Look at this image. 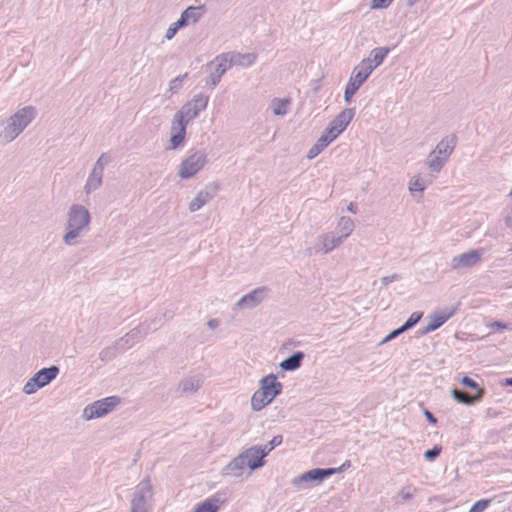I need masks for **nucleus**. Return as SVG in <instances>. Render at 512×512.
Instances as JSON below:
<instances>
[{"label": "nucleus", "instance_id": "1", "mask_svg": "<svg viewBox=\"0 0 512 512\" xmlns=\"http://www.w3.org/2000/svg\"><path fill=\"white\" fill-rule=\"evenodd\" d=\"M91 216L83 205L73 204L67 212L66 229L63 235V243L68 246L78 244V238L88 233L90 229Z\"/></svg>", "mask_w": 512, "mask_h": 512}, {"label": "nucleus", "instance_id": "2", "mask_svg": "<svg viewBox=\"0 0 512 512\" xmlns=\"http://www.w3.org/2000/svg\"><path fill=\"white\" fill-rule=\"evenodd\" d=\"M260 387L251 397V408L253 411H260L270 404L282 393L283 385L277 380L276 375L269 374L261 378Z\"/></svg>", "mask_w": 512, "mask_h": 512}, {"label": "nucleus", "instance_id": "3", "mask_svg": "<svg viewBox=\"0 0 512 512\" xmlns=\"http://www.w3.org/2000/svg\"><path fill=\"white\" fill-rule=\"evenodd\" d=\"M37 110L33 106H25L13 115H11L0 137L6 142L10 143L16 139L24 129L35 119Z\"/></svg>", "mask_w": 512, "mask_h": 512}, {"label": "nucleus", "instance_id": "4", "mask_svg": "<svg viewBox=\"0 0 512 512\" xmlns=\"http://www.w3.org/2000/svg\"><path fill=\"white\" fill-rule=\"evenodd\" d=\"M153 502L154 487L150 476H146L134 489L130 501V512H150Z\"/></svg>", "mask_w": 512, "mask_h": 512}, {"label": "nucleus", "instance_id": "5", "mask_svg": "<svg viewBox=\"0 0 512 512\" xmlns=\"http://www.w3.org/2000/svg\"><path fill=\"white\" fill-rule=\"evenodd\" d=\"M457 143V136L450 134L444 137L427 157L428 168L438 173L447 162Z\"/></svg>", "mask_w": 512, "mask_h": 512}, {"label": "nucleus", "instance_id": "6", "mask_svg": "<svg viewBox=\"0 0 512 512\" xmlns=\"http://www.w3.org/2000/svg\"><path fill=\"white\" fill-rule=\"evenodd\" d=\"M59 373L60 369L56 365L40 369L25 383L23 392L26 395L34 394L38 389L49 385Z\"/></svg>", "mask_w": 512, "mask_h": 512}, {"label": "nucleus", "instance_id": "7", "mask_svg": "<svg viewBox=\"0 0 512 512\" xmlns=\"http://www.w3.org/2000/svg\"><path fill=\"white\" fill-rule=\"evenodd\" d=\"M121 399L118 396H109L87 405L84 410L82 417L89 421L97 418H102L112 412Z\"/></svg>", "mask_w": 512, "mask_h": 512}, {"label": "nucleus", "instance_id": "8", "mask_svg": "<svg viewBox=\"0 0 512 512\" xmlns=\"http://www.w3.org/2000/svg\"><path fill=\"white\" fill-rule=\"evenodd\" d=\"M206 163L207 155L204 151H193L181 162L178 176L181 179H189L197 174Z\"/></svg>", "mask_w": 512, "mask_h": 512}, {"label": "nucleus", "instance_id": "9", "mask_svg": "<svg viewBox=\"0 0 512 512\" xmlns=\"http://www.w3.org/2000/svg\"><path fill=\"white\" fill-rule=\"evenodd\" d=\"M371 73L372 71L370 67L363 66L361 62L354 68L344 91V100L346 103L351 101L353 95L367 80Z\"/></svg>", "mask_w": 512, "mask_h": 512}, {"label": "nucleus", "instance_id": "10", "mask_svg": "<svg viewBox=\"0 0 512 512\" xmlns=\"http://www.w3.org/2000/svg\"><path fill=\"white\" fill-rule=\"evenodd\" d=\"M209 97L203 93L196 94L190 101L186 102L177 112L188 123L197 118L207 107Z\"/></svg>", "mask_w": 512, "mask_h": 512}, {"label": "nucleus", "instance_id": "11", "mask_svg": "<svg viewBox=\"0 0 512 512\" xmlns=\"http://www.w3.org/2000/svg\"><path fill=\"white\" fill-rule=\"evenodd\" d=\"M227 54H220L216 56L212 61L208 63V69L211 71L210 76L206 81V84L210 88H215L221 77L230 69V63L226 60Z\"/></svg>", "mask_w": 512, "mask_h": 512}, {"label": "nucleus", "instance_id": "12", "mask_svg": "<svg viewBox=\"0 0 512 512\" xmlns=\"http://www.w3.org/2000/svg\"><path fill=\"white\" fill-rule=\"evenodd\" d=\"M187 125H188V122L186 120H184L182 118V116H180L176 112L172 119L171 128H170L171 137L169 140V144H170L169 149L176 150L184 144L185 137H186Z\"/></svg>", "mask_w": 512, "mask_h": 512}, {"label": "nucleus", "instance_id": "13", "mask_svg": "<svg viewBox=\"0 0 512 512\" xmlns=\"http://www.w3.org/2000/svg\"><path fill=\"white\" fill-rule=\"evenodd\" d=\"M268 288L258 287L242 296L234 305L233 310L253 309L260 305L267 297Z\"/></svg>", "mask_w": 512, "mask_h": 512}, {"label": "nucleus", "instance_id": "14", "mask_svg": "<svg viewBox=\"0 0 512 512\" xmlns=\"http://www.w3.org/2000/svg\"><path fill=\"white\" fill-rule=\"evenodd\" d=\"M354 115L355 110L353 108L344 109L329 123L325 131L336 139L346 129Z\"/></svg>", "mask_w": 512, "mask_h": 512}, {"label": "nucleus", "instance_id": "15", "mask_svg": "<svg viewBox=\"0 0 512 512\" xmlns=\"http://www.w3.org/2000/svg\"><path fill=\"white\" fill-rule=\"evenodd\" d=\"M219 184L212 182L200 190L189 203V211L196 212L209 203L217 194Z\"/></svg>", "mask_w": 512, "mask_h": 512}, {"label": "nucleus", "instance_id": "16", "mask_svg": "<svg viewBox=\"0 0 512 512\" xmlns=\"http://www.w3.org/2000/svg\"><path fill=\"white\" fill-rule=\"evenodd\" d=\"M483 249L470 250L452 258L450 268L452 270H459L463 268H471L478 264L481 260Z\"/></svg>", "mask_w": 512, "mask_h": 512}, {"label": "nucleus", "instance_id": "17", "mask_svg": "<svg viewBox=\"0 0 512 512\" xmlns=\"http://www.w3.org/2000/svg\"><path fill=\"white\" fill-rule=\"evenodd\" d=\"M340 244H342L341 238L336 236L334 232H328L318 236L314 247L309 248L307 252L308 255H311L312 251L315 253L323 252L327 254L338 247Z\"/></svg>", "mask_w": 512, "mask_h": 512}, {"label": "nucleus", "instance_id": "18", "mask_svg": "<svg viewBox=\"0 0 512 512\" xmlns=\"http://www.w3.org/2000/svg\"><path fill=\"white\" fill-rule=\"evenodd\" d=\"M456 312V307L445 308L444 310L435 311L429 316L428 325L419 331L421 336L426 335L440 328L447 320H449Z\"/></svg>", "mask_w": 512, "mask_h": 512}, {"label": "nucleus", "instance_id": "19", "mask_svg": "<svg viewBox=\"0 0 512 512\" xmlns=\"http://www.w3.org/2000/svg\"><path fill=\"white\" fill-rule=\"evenodd\" d=\"M336 474V470L331 468H315L297 476L293 479L292 483L295 486H300L302 483L315 482L321 483L325 478Z\"/></svg>", "mask_w": 512, "mask_h": 512}, {"label": "nucleus", "instance_id": "20", "mask_svg": "<svg viewBox=\"0 0 512 512\" xmlns=\"http://www.w3.org/2000/svg\"><path fill=\"white\" fill-rule=\"evenodd\" d=\"M205 14V6H189L180 15L177 20L184 28L189 24L197 23Z\"/></svg>", "mask_w": 512, "mask_h": 512}, {"label": "nucleus", "instance_id": "21", "mask_svg": "<svg viewBox=\"0 0 512 512\" xmlns=\"http://www.w3.org/2000/svg\"><path fill=\"white\" fill-rule=\"evenodd\" d=\"M204 382L202 374H195L182 379L179 382L178 390L182 395L188 396L196 393Z\"/></svg>", "mask_w": 512, "mask_h": 512}, {"label": "nucleus", "instance_id": "22", "mask_svg": "<svg viewBox=\"0 0 512 512\" xmlns=\"http://www.w3.org/2000/svg\"><path fill=\"white\" fill-rule=\"evenodd\" d=\"M145 330L142 328V325L135 327L130 332L125 334L123 337L118 339L117 345L120 346L121 351H125L129 348H131L134 344L139 342L141 339H143L146 336Z\"/></svg>", "mask_w": 512, "mask_h": 512}, {"label": "nucleus", "instance_id": "23", "mask_svg": "<svg viewBox=\"0 0 512 512\" xmlns=\"http://www.w3.org/2000/svg\"><path fill=\"white\" fill-rule=\"evenodd\" d=\"M242 454L247 467L252 471L265 465V453H261L256 445L244 450Z\"/></svg>", "mask_w": 512, "mask_h": 512}, {"label": "nucleus", "instance_id": "24", "mask_svg": "<svg viewBox=\"0 0 512 512\" xmlns=\"http://www.w3.org/2000/svg\"><path fill=\"white\" fill-rule=\"evenodd\" d=\"M390 52V48L388 47H376L371 50L369 56L361 61L363 66L370 67L373 72L378 66H380L387 55Z\"/></svg>", "mask_w": 512, "mask_h": 512}, {"label": "nucleus", "instance_id": "25", "mask_svg": "<svg viewBox=\"0 0 512 512\" xmlns=\"http://www.w3.org/2000/svg\"><path fill=\"white\" fill-rule=\"evenodd\" d=\"M245 458L242 453L233 458L222 470V474L225 476L240 477L243 474L245 468Z\"/></svg>", "mask_w": 512, "mask_h": 512}, {"label": "nucleus", "instance_id": "26", "mask_svg": "<svg viewBox=\"0 0 512 512\" xmlns=\"http://www.w3.org/2000/svg\"><path fill=\"white\" fill-rule=\"evenodd\" d=\"M224 502V498H221L219 495H214L196 505L193 512H217Z\"/></svg>", "mask_w": 512, "mask_h": 512}, {"label": "nucleus", "instance_id": "27", "mask_svg": "<svg viewBox=\"0 0 512 512\" xmlns=\"http://www.w3.org/2000/svg\"><path fill=\"white\" fill-rule=\"evenodd\" d=\"M305 358V354L302 351H296L286 359L280 362L279 367L283 371H295L301 365Z\"/></svg>", "mask_w": 512, "mask_h": 512}, {"label": "nucleus", "instance_id": "28", "mask_svg": "<svg viewBox=\"0 0 512 512\" xmlns=\"http://www.w3.org/2000/svg\"><path fill=\"white\" fill-rule=\"evenodd\" d=\"M335 139L324 130L323 134L319 137L316 143L309 149L307 153L308 159L317 157L332 141Z\"/></svg>", "mask_w": 512, "mask_h": 512}, {"label": "nucleus", "instance_id": "29", "mask_svg": "<svg viewBox=\"0 0 512 512\" xmlns=\"http://www.w3.org/2000/svg\"><path fill=\"white\" fill-rule=\"evenodd\" d=\"M226 60L230 63V68L233 65L238 66H250L254 63L256 56L253 54H241V53H226Z\"/></svg>", "mask_w": 512, "mask_h": 512}, {"label": "nucleus", "instance_id": "30", "mask_svg": "<svg viewBox=\"0 0 512 512\" xmlns=\"http://www.w3.org/2000/svg\"><path fill=\"white\" fill-rule=\"evenodd\" d=\"M102 179L103 172L92 168L84 186L85 193L90 194L91 192L97 190L102 185Z\"/></svg>", "mask_w": 512, "mask_h": 512}, {"label": "nucleus", "instance_id": "31", "mask_svg": "<svg viewBox=\"0 0 512 512\" xmlns=\"http://www.w3.org/2000/svg\"><path fill=\"white\" fill-rule=\"evenodd\" d=\"M452 397L458 402V403H461V404H464V405H472L478 401L481 400V393H476L474 395H470L468 394L467 392L465 391H461L457 388H454L452 390Z\"/></svg>", "mask_w": 512, "mask_h": 512}, {"label": "nucleus", "instance_id": "32", "mask_svg": "<svg viewBox=\"0 0 512 512\" xmlns=\"http://www.w3.org/2000/svg\"><path fill=\"white\" fill-rule=\"evenodd\" d=\"M338 229L341 233L338 237L341 238V241L343 242L354 230L353 220L349 217H341L338 222Z\"/></svg>", "mask_w": 512, "mask_h": 512}, {"label": "nucleus", "instance_id": "33", "mask_svg": "<svg viewBox=\"0 0 512 512\" xmlns=\"http://www.w3.org/2000/svg\"><path fill=\"white\" fill-rule=\"evenodd\" d=\"M166 322V314H158L151 320L145 321L141 323L142 328L145 330L146 334L151 331H156L163 326Z\"/></svg>", "mask_w": 512, "mask_h": 512}, {"label": "nucleus", "instance_id": "34", "mask_svg": "<svg viewBox=\"0 0 512 512\" xmlns=\"http://www.w3.org/2000/svg\"><path fill=\"white\" fill-rule=\"evenodd\" d=\"M290 100L288 98H274L271 101L273 114L276 116H285L288 113V105Z\"/></svg>", "mask_w": 512, "mask_h": 512}, {"label": "nucleus", "instance_id": "35", "mask_svg": "<svg viewBox=\"0 0 512 512\" xmlns=\"http://www.w3.org/2000/svg\"><path fill=\"white\" fill-rule=\"evenodd\" d=\"M118 352H122L120 350V346L117 345V342L115 341L113 345L105 347L101 350L99 353V358L101 361L108 362L112 360Z\"/></svg>", "mask_w": 512, "mask_h": 512}, {"label": "nucleus", "instance_id": "36", "mask_svg": "<svg viewBox=\"0 0 512 512\" xmlns=\"http://www.w3.org/2000/svg\"><path fill=\"white\" fill-rule=\"evenodd\" d=\"M422 312H414L410 315V317L405 321L403 325H401L402 329L406 332L409 329L413 328L422 318Z\"/></svg>", "mask_w": 512, "mask_h": 512}, {"label": "nucleus", "instance_id": "37", "mask_svg": "<svg viewBox=\"0 0 512 512\" xmlns=\"http://www.w3.org/2000/svg\"><path fill=\"white\" fill-rule=\"evenodd\" d=\"M187 76L188 74L184 73L172 79L169 83V91L172 94L176 93L182 87L183 81L187 78Z\"/></svg>", "mask_w": 512, "mask_h": 512}, {"label": "nucleus", "instance_id": "38", "mask_svg": "<svg viewBox=\"0 0 512 512\" xmlns=\"http://www.w3.org/2000/svg\"><path fill=\"white\" fill-rule=\"evenodd\" d=\"M461 383L470 389L476 390L477 391L476 393L480 392L481 398L483 397L484 390L482 388H480L479 384L472 378H470L468 376H464L461 380Z\"/></svg>", "mask_w": 512, "mask_h": 512}, {"label": "nucleus", "instance_id": "39", "mask_svg": "<svg viewBox=\"0 0 512 512\" xmlns=\"http://www.w3.org/2000/svg\"><path fill=\"white\" fill-rule=\"evenodd\" d=\"M490 504V499H481L475 502L468 512H483Z\"/></svg>", "mask_w": 512, "mask_h": 512}, {"label": "nucleus", "instance_id": "40", "mask_svg": "<svg viewBox=\"0 0 512 512\" xmlns=\"http://www.w3.org/2000/svg\"><path fill=\"white\" fill-rule=\"evenodd\" d=\"M442 447L435 445L432 449H428L424 452V458L427 461H434L441 453Z\"/></svg>", "mask_w": 512, "mask_h": 512}, {"label": "nucleus", "instance_id": "41", "mask_svg": "<svg viewBox=\"0 0 512 512\" xmlns=\"http://www.w3.org/2000/svg\"><path fill=\"white\" fill-rule=\"evenodd\" d=\"M109 162H110V157L107 154L103 153L100 155V157L94 163L93 168L104 172V168Z\"/></svg>", "mask_w": 512, "mask_h": 512}, {"label": "nucleus", "instance_id": "42", "mask_svg": "<svg viewBox=\"0 0 512 512\" xmlns=\"http://www.w3.org/2000/svg\"><path fill=\"white\" fill-rule=\"evenodd\" d=\"M425 189V183L421 178H415L409 183V190L411 192L419 191L422 192Z\"/></svg>", "mask_w": 512, "mask_h": 512}, {"label": "nucleus", "instance_id": "43", "mask_svg": "<svg viewBox=\"0 0 512 512\" xmlns=\"http://www.w3.org/2000/svg\"><path fill=\"white\" fill-rule=\"evenodd\" d=\"M181 28H183V27L181 26V24H180L178 21L174 22L173 24H171V25L168 27V29H167V31H166V34H165V38H166L167 40H171V39L175 36V34L177 33V31H178L179 29H181Z\"/></svg>", "mask_w": 512, "mask_h": 512}, {"label": "nucleus", "instance_id": "44", "mask_svg": "<svg viewBox=\"0 0 512 512\" xmlns=\"http://www.w3.org/2000/svg\"><path fill=\"white\" fill-rule=\"evenodd\" d=\"M401 279V275L397 274V273H394L390 276H384L380 279V282L382 284L383 287L389 285L390 283L394 282V281H399Z\"/></svg>", "mask_w": 512, "mask_h": 512}, {"label": "nucleus", "instance_id": "45", "mask_svg": "<svg viewBox=\"0 0 512 512\" xmlns=\"http://www.w3.org/2000/svg\"><path fill=\"white\" fill-rule=\"evenodd\" d=\"M405 331L402 329V327L400 326L399 328L391 331L382 341H381V344H384V343H387L393 339H395L397 336H399L400 334L404 333Z\"/></svg>", "mask_w": 512, "mask_h": 512}, {"label": "nucleus", "instance_id": "46", "mask_svg": "<svg viewBox=\"0 0 512 512\" xmlns=\"http://www.w3.org/2000/svg\"><path fill=\"white\" fill-rule=\"evenodd\" d=\"M393 0H372V8L383 9L387 8Z\"/></svg>", "mask_w": 512, "mask_h": 512}, {"label": "nucleus", "instance_id": "47", "mask_svg": "<svg viewBox=\"0 0 512 512\" xmlns=\"http://www.w3.org/2000/svg\"><path fill=\"white\" fill-rule=\"evenodd\" d=\"M415 491H416V489H413V491H410V488L409 489L403 488L400 491L399 496L402 498V500L408 501L413 498Z\"/></svg>", "mask_w": 512, "mask_h": 512}, {"label": "nucleus", "instance_id": "48", "mask_svg": "<svg viewBox=\"0 0 512 512\" xmlns=\"http://www.w3.org/2000/svg\"><path fill=\"white\" fill-rule=\"evenodd\" d=\"M283 441V438H282V435H276L274 436L271 441L268 443L269 444V448H275L277 446H279Z\"/></svg>", "mask_w": 512, "mask_h": 512}, {"label": "nucleus", "instance_id": "49", "mask_svg": "<svg viewBox=\"0 0 512 512\" xmlns=\"http://www.w3.org/2000/svg\"><path fill=\"white\" fill-rule=\"evenodd\" d=\"M424 415L427 419V421L431 424H435L437 422V419L435 418V416L428 410H425L424 411Z\"/></svg>", "mask_w": 512, "mask_h": 512}, {"label": "nucleus", "instance_id": "50", "mask_svg": "<svg viewBox=\"0 0 512 512\" xmlns=\"http://www.w3.org/2000/svg\"><path fill=\"white\" fill-rule=\"evenodd\" d=\"M258 448L261 453H265V457L273 450V448H269V444L258 446Z\"/></svg>", "mask_w": 512, "mask_h": 512}, {"label": "nucleus", "instance_id": "51", "mask_svg": "<svg viewBox=\"0 0 512 512\" xmlns=\"http://www.w3.org/2000/svg\"><path fill=\"white\" fill-rule=\"evenodd\" d=\"M349 466H350V461H346L340 467H338V468H331V470H336V473H339V472L344 471Z\"/></svg>", "mask_w": 512, "mask_h": 512}, {"label": "nucleus", "instance_id": "52", "mask_svg": "<svg viewBox=\"0 0 512 512\" xmlns=\"http://www.w3.org/2000/svg\"><path fill=\"white\" fill-rule=\"evenodd\" d=\"M219 325V321L217 319H211L207 322V326L210 328V329H215L217 328Z\"/></svg>", "mask_w": 512, "mask_h": 512}, {"label": "nucleus", "instance_id": "53", "mask_svg": "<svg viewBox=\"0 0 512 512\" xmlns=\"http://www.w3.org/2000/svg\"><path fill=\"white\" fill-rule=\"evenodd\" d=\"M347 210L352 214H356L357 206L353 202H350L349 205L347 206Z\"/></svg>", "mask_w": 512, "mask_h": 512}, {"label": "nucleus", "instance_id": "54", "mask_svg": "<svg viewBox=\"0 0 512 512\" xmlns=\"http://www.w3.org/2000/svg\"><path fill=\"white\" fill-rule=\"evenodd\" d=\"M492 327H497L499 329H505L507 328V324L505 323H502L500 321H495L493 324H492Z\"/></svg>", "mask_w": 512, "mask_h": 512}, {"label": "nucleus", "instance_id": "55", "mask_svg": "<svg viewBox=\"0 0 512 512\" xmlns=\"http://www.w3.org/2000/svg\"><path fill=\"white\" fill-rule=\"evenodd\" d=\"M504 222L508 228H512V215L506 216Z\"/></svg>", "mask_w": 512, "mask_h": 512}, {"label": "nucleus", "instance_id": "56", "mask_svg": "<svg viewBox=\"0 0 512 512\" xmlns=\"http://www.w3.org/2000/svg\"><path fill=\"white\" fill-rule=\"evenodd\" d=\"M162 314H166V321L172 319V317H173V312L170 310H167V311L163 312Z\"/></svg>", "mask_w": 512, "mask_h": 512}, {"label": "nucleus", "instance_id": "57", "mask_svg": "<svg viewBox=\"0 0 512 512\" xmlns=\"http://www.w3.org/2000/svg\"><path fill=\"white\" fill-rule=\"evenodd\" d=\"M419 0H407V6L412 7L414 6Z\"/></svg>", "mask_w": 512, "mask_h": 512}, {"label": "nucleus", "instance_id": "58", "mask_svg": "<svg viewBox=\"0 0 512 512\" xmlns=\"http://www.w3.org/2000/svg\"><path fill=\"white\" fill-rule=\"evenodd\" d=\"M504 385L512 386V377L505 379Z\"/></svg>", "mask_w": 512, "mask_h": 512}, {"label": "nucleus", "instance_id": "59", "mask_svg": "<svg viewBox=\"0 0 512 512\" xmlns=\"http://www.w3.org/2000/svg\"><path fill=\"white\" fill-rule=\"evenodd\" d=\"M509 251L512 253V247L510 248V250H509Z\"/></svg>", "mask_w": 512, "mask_h": 512}]
</instances>
